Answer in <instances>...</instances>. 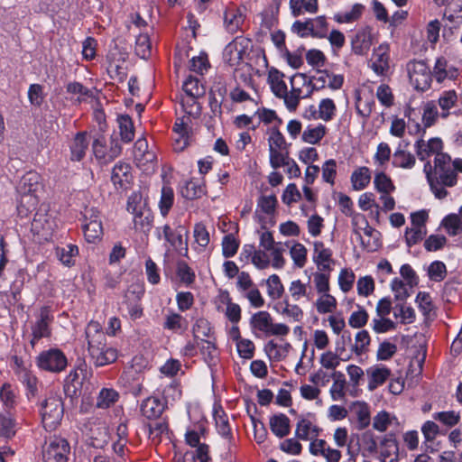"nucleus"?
Here are the masks:
<instances>
[{
  "mask_svg": "<svg viewBox=\"0 0 462 462\" xmlns=\"http://www.w3.org/2000/svg\"><path fill=\"white\" fill-rule=\"evenodd\" d=\"M291 256L292 260L294 261V263L301 268L305 265L306 260H307V249L306 247L300 244L296 243L291 248Z\"/></svg>",
  "mask_w": 462,
  "mask_h": 462,
  "instance_id": "61",
  "label": "nucleus"
},
{
  "mask_svg": "<svg viewBox=\"0 0 462 462\" xmlns=\"http://www.w3.org/2000/svg\"><path fill=\"white\" fill-rule=\"evenodd\" d=\"M337 110L334 101L330 98H324L319 106V117L328 122L330 121Z\"/></svg>",
  "mask_w": 462,
  "mask_h": 462,
  "instance_id": "47",
  "label": "nucleus"
},
{
  "mask_svg": "<svg viewBox=\"0 0 462 462\" xmlns=\"http://www.w3.org/2000/svg\"><path fill=\"white\" fill-rule=\"evenodd\" d=\"M187 121H189V117L178 118L173 125V131L179 134L174 144L176 151H183L189 144V128Z\"/></svg>",
  "mask_w": 462,
  "mask_h": 462,
  "instance_id": "13",
  "label": "nucleus"
},
{
  "mask_svg": "<svg viewBox=\"0 0 462 462\" xmlns=\"http://www.w3.org/2000/svg\"><path fill=\"white\" fill-rule=\"evenodd\" d=\"M272 317L269 312L265 310L254 313L250 319V326L253 329H257L263 332L265 335L272 326Z\"/></svg>",
  "mask_w": 462,
  "mask_h": 462,
  "instance_id": "25",
  "label": "nucleus"
},
{
  "mask_svg": "<svg viewBox=\"0 0 462 462\" xmlns=\"http://www.w3.org/2000/svg\"><path fill=\"white\" fill-rule=\"evenodd\" d=\"M284 74L275 68L268 72V82L275 97H282L287 91V85L283 80Z\"/></svg>",
  "mask_w": 462,
  "mask_h": 462,
  "instance_id": "16",
  "label": "nucleus"
},
{
  "mask_svg": "<svg viewBox=\"0 0 462 462\" xmlns=\"http://www.w3.org/2000/svg\"><path fill=\"white\" fill-rule=\"evenodd\" d=\"M367 374L370 375L368 389L374 391L385 383L391 375V370L387 367H375L368 369Z\"/></svg>",
  "mask_w": 462,
  "mask_h": 462,
  "instance_id": "22",
  "label": "nucleus"
},
{
  "mask_svg": "<svg viewBox=\"0 0 462 462\" xmlns=\"http://www.w3.org/2000/svg\"><path fill=\"white\" fill-rule=\"evenodd\" d=\"M0 400L8 410L15 406V394L9 383H5L0 389Z\"/></svg>",
  "mask_w": 462,
  "mask_h": 462,
  "instance_id": "63",
  "label": "nucleus"
},
{
  "mask_svg": "<svg viewBox=\"0 0 462 462\" xmlns=\"http://www.w3.org/2000/svg\"><path fill=\"white\" fill-rule=\"evenodd\" d=\"M163 235L167 242L172 246L181 247L187 243L184 241L183 236L188 235V231L183 226H179L175 230H172L170 226H163Z\"/></svg>",
  "mask_w": 462,
  "mask_h": 462,
  "instance_id": "20",
  "label": "nucleus"
},
{
  "mask_svg": "<svg viewBox=\"0 0 462 462\" xmlns=\"http://www.w3.org/2000/svg\"><path fill=\"white\" fill-rule=\"evenodd\" d=\"M54 320V317L51 314V309L50 306H43L40 310V313L37 316L36 321L32 325V338L30 345L32 348L35 347L39 340L44 337H51V325Z\"/></svg>",
  "mask_w": 462,
  "mask_h": 462,
  "instance_id": "5",
  "label": "nucleus"
},
{
  "mask_svg": "<svg viewBox=\"0 0 462 462\" xmlns=\"http://www.w3.org/2000/svg\"><path fill=\"white\" fill-rule=\"evenodd\" d=\"M452 160L446 152H438L434 159L435 180L447 187H453L457 184V174L452 168Z\"/></svg>",
  "mask_w": 462,
  "mask_h": 462,
  "instance_id": "4",
  "label": "nucleus"
},
{
  "mask_svg": "<svg viewBox=\"0 0 462 462\" xmlns=\"http://www.w3.org/2000/svg\"><path fill=\"white\" fill-rule=\"evenodd\" d=\"M248 39L243 37H236L230 42L224 49L223 60L226 64L230 67L238 66L245 53L246 45L244 42H248Z\"/></svg>",
  "mask_w": 462,
  "mask_h": 462,
  "instance_id": "8",
  "label": "nucleus"
},
{
  "mask_svg": "<svg viewBox=\"0 0 462 462\" xmlns=\"http://www.w3.org/2000/svg\"><path fill=\"white\" fill-rule=\"evenodd\" d=\"M200 348L201 354L208 365H216L217 360V350L215 343L210 340L201 339L200 343H197Z\"/></svg>",
  "mask_w": 462,
  "mask_h": 462,
  "instance_id": "33",
  "label": "nucleus"
},
{
  "mask_svg": "<svg viewBox=\"0 0 462 462\" xmlns=\"http://www.w3.org/2000/svg\"><path fill=\"white\" fill-rule=\"evenodd\" d=\"M352 50L357 55H365L372 45V35L368 28L356 32L352 40Z\"/></svg>",
  "mask_w": 462,
  "mask_h": 462,
  "instance_id": "12",
  "label": "nucleus"
},
{
  "mask_svg": "<svg viewBox=\"0 0 462 462\" xmlns=\"http://www.w3.org/2000/svg\"><path fill=\"white\" fill-rule=\"evenodd\" d=\"M415 152L420 161H425L431 154L443 152V142L439 137L430 138L426 142L422 137L419 138L414 143Z\"/></svg>",
  "mask_w": 462,
  "mask_h": 462,
  "instance_id": "9",
  "label": "nucleus"
},
{
  "mask_svg": "<svg viewBox=\"0 0 462 462\" xmlns=\"http://www.w3.org/2000/svg\"><path fill=\"white\" fill-rule=\"evenodd\" d=\"M355 412L358 422V430H362L370 425V410L369 406L365 402H356L353 403Z\"/></svg>",
  "mask_w": 462,
  "mask_h": 462,
  "instance_id": "28",
  "label": "nucleus"
},
{
  "mask_svg": "<svg viewBox=\"0 0 462 462\" xmlns=\"http://www.w3.org/2000/svg\"><path fill=\"white\" fill-rule=\"evenodd\" d=\"M182 88L185 93L192 98L193 101L205 94L204 86L200 84L198 78L192 76H189L186 79Z\"/></svg>",
  "mask_w": 462,
  "mask_h": 462,
  "instance_id": "27",
  "label": "nucleus"
},
{
  "mask_svg": "<svg viewBox=\"0 0 462 462\" xmlns=\"http://www.w3.org/2000/svg\"><path fill=\"white\" fill-rule=\"evenodd\" d=\"M224 23L226 31L234 34L240 31L244 17L239 10L227 9L224 14Z\"/></svg>",
  "mask_w": 462,
  "mask_h": 462,
  "instance_id": "19",
  "label": "nucleus"
},
{
  "mask_svg": "<svg viewBox=\"0 0 462 462\" xmlns=\"http://www.w3.org/2000/svg\"><path fill=\"white\" fill-rule=\"evenodd\" d=\"M416 163V158L413 154L405 150L398 148L393 153V166L402 169H411Z\"/></svg>",
  "mask_w": 462,
  "mask_h": 462,
  "instance_id": "26",
  "label": "nucleus"
},
{
  "mask_svg": "<svg viewBox=\"0 0 462 462\" xmlns=\"http://www.w3.org/2000/svg\"><path fill=\"white\" fill-rule=\"evenodd\" d=\"M167 407V402L160 398L151 396L142 402L141 412L148 420L159 419Z\"/></svg>",
  "mask_w": 462,
  "mask_h": 462,
  "instance_id": "10",
  "label": "nucleus"
},
{
  "mask_svg": "<svg viewBox=\"0 0 462 462\" xmlns=\"http://www.w3.org/2000/svg\"><path fill=\"white\" fill-rule=\"evenodd\" d=\"M430 280L435 282H441L446 278L447 268L443 262L434 261L430 263L428 270Z\"/></svg>",
  "mask_w": 462,
  "mask_h": 462,
  "instance_id": "55",
  "label": "nucleus"
},
{
  "mask_svg": "<svg viewBox=\"0 0 462 462\" xmlns=\"http://www.w3.org/2000/svg\"><path fill=\"white\" fill-rule=\"evenodd\" d=\"M374 60L372 63V69L377 75H383L388 69L389 55L387 48L380 45L374 52Z\"/></svg>",
  "mask_w": 462,
  "mask_h": 462,
  "instance_id": "21",
  "label": "nucleus"
},
{
  "mask_svg": "<svg viewBox=\"0 0 462 462\" xmlns=\"http://www.w3.org/2000/svg\"><path fill=\"white\" fill-rule=\"evenodd\" d=\"M374 183L377 191L383 194H389L395 189L390 177L383 171L375 174Z\"/></svg>",
  "mask_w": 462,
  "mask_h": 462,
  "instance_id": "40",
  "label": "nucleus"
},
{
  "mask_svg": "<svg viewBox=\"0 0 462 462\" xmlns=\"http://www.w3.org/2000/svg\"><path fill=\"white\" fill-rule=\"evenodd\" d=\"M84 236L88 242L96 243L103 236V226L101 221L85 222L83 224Z\"/></svg>",
  "mask_w": 462,
  "mask_h": 462,
  "instance_id": "31",
  "label": "nucleus"
},
{
  "mask_svg": "<svg viewBox=\"0 0 462 462\" xmlns=\"http://www.w3.org/2000/svg\"><path fill=\"white\" fill-rule=\"evenodd\" d=\"M187 328L188 322L180 314L171 312L165 317L164 329L176 332L178 330H185Z\"/></svg>",
  "mask_w": 462,
  "mask_h": 462,
  "instance_id": "35",
  "label": "nucleus"
},
{
  "mask_svg": "<svg viewBox=\"0 0 462 462\" xmlns=\"http://www.w3.org/2000/svg\"><path fill=\"white\" fill-rule=\"evenodd\" d=\"M355 341L356 343L352 346V350L357 356H361L362 354L365 353L371 342V337L368 331L364 329L357 332L355 337Z\"/></svg>",
  "mask_w": 462,
  "mask_h": 462,
  "instance_id": "42",
  "label": "nucleus"
},
{
  "mask_svg": "<svg viewBox=\"0 0 462 462\" xmlns=\"http://www.w3.org/2000/svg\"><path fill=\"white\" fill-rule=\"evenodd\" d=\"M368 313L365 309H360L358 311H354L349 319L348 324L354 328H360L366 325L368 321Z\"/></svg>",
  "mask_w": 462,
  "mask_h": 462,
  "instance_id": "64",
  "label": "nucleus"
},
{
  "mask_svg": "<svg viewBox=\"0 0 462 462\" xmlns=\"http://www.w3.org/2000/svg\"><path fill=\"white\" fill-rule=\"evenodd\" d=\"M268 288V295L273 300L280 299L283 292L284 287L277 274H272L266 281Z\"/></svg>",
  "mask_w": 462,
  "mask_h": 462,
  "instance_id": "41",
  "label": "nucleus"
},
{
  "mask_svg": "<svg viewBox=\"0 0 462 462\" xmlns=\"http://www.w3.org/2000/svg\"><path fill=\"white\" fill-rule=\"evenodd\" d=\"M176 273L180 282L185 283L187 286L192 284L195 281V273L184 261H179L177 263Z\"/></svg>",
  "mask_w": 462,
  "mask_h": 462,
  "instance_id": "46",
  "label": "nucleus"
},
{
  "mask_svg": "<svg viewBox=\"0 0 462 462\" xmlns=\"http://www.w3.org/2000/svg\"><path fill=\"white\" fill-rule=\"evenodd\" d=\"M397 352V346L388 341H383L379 345L376 357L377 360L386 361L391 359Z\"/></svg>",
  "mask_w": 462,
  "mask_h": 462,
  "instance_id": "59",
  "label": "nucleus"
},
{
  "mask_svg": "<svg viewBox=\"0 0 462 462\" xmlns=\"http://www.w3.org/2000/svg\"><path fill=\"white\" fill-rule=\"evenodd\" d=\"M290 419L283 413L275 414L270 418V429L280 439L290 434Z\"/></svg>",
  "mask_w": 462,
  "mask_h": 462,
  "instance_id": "14",
  "label": "nucleus"
},
{
  "mask_svg": "<svg viewBox=\"0 0 462 462\" xmlns=\"http://www.w3.org/2000/svg\"><path fill=\"white\" fill-rule=\"evenodd\" d=\"M239 247L238 241L232 234H228L222 240V253L226 258L234 256Z\"/></svg>",
  "mask_w": 462,
  "mask_h": 462,
  "instance_id": "53",
  "label": "nucleus"
},
{
  "mask_svg": "<svg viewBox=\"0 0 462 462\" xmlns=\"http://www.w3.org/2000/svg\"><path fill=\"white\" fill-rule=\"evenodd\" d=\"M132 179L131 166L128 163L119 162L113 167L111 181L116 189H127Z\"/></svg>",
  "mask_w": 462,
  "mask_h": 462,
  "instance_id": "11",
  "label": "nucleus"
},
{
  "mask_svg": "<svg viewBox=\"0 0 462 462\" xmlns=\"http://www.w3.org/2000/svg\"><path fill=\"white\" fill-rule=\"evenodd\" d=\"M433 418L448 427H453L460 420L459 412L454 411L437 412L433 414Z\"/></svg>",
  "mask_w": 462,
  "mask_h": 462,
  "instance_id": "56",
  "label": "nucleus"
},
{
  "mask_svg": "<svg viewBox=\"0 0 462 462\" xmlns=\"http://www.w3.org/2000/svg\"><path fill=\"white\" fill-rule=\"evenodd\" d=\"M181 196L189 200H193L200 198L204 194V189L201 185L189 180L180 189Z\"/></svg>",
  "mask_w": 462,
  "mask_h": 462,
  "instance_id": "39",
  "label": "nucleus"
},
{
  "mask_svg": "<svg viewBox=\"0 0 462 462\" xmlns=\"http://www.w3.org/2000/svg\"><path fill=\"white\" fill-rule=\"evenodd\" d=\"M221 412L222 414H219L218 411H216L214 415L217 431L223 437L231 439L232 432L228 419L223 411Z\"/></svg>",
  "mask_w": 462,
  "mask_h": 462,
  "instance_id": "57",
  "label": "nucleus"
},
{
  "mask_svg": "<svg viewBox=\"0 0 462 462\" xmlns=\"http://www.w3.org/2000/svg\"><path fill=\"white\" fill-rule=\"evenodd\" d=\"M333 378L335 381L330 390L332 398L334 400L343 398L345 396L344 388L346 385L345 375L341 372H334Z\"/></svg>",
  "mask_w": 462,
  "mask_h": 462,
  "instance_id": "52",
  "label": "nucleus"
},
{
  "mask_svg": "<svg viewBox=\"0 0 462 462\" xmlns=\"http://www.w3.org/2000/svg\"><path fill=\"white\" fill-rule=\"evenodd\" d=\"M96 328L93 336L87 331L88 352L96 366H104L114 363L117 359V350L108 346L106 343V336L98 329V323H90Z\"/></svg>",
  "mask_w": 462,
  "mask_h": 462,
  "instance_id": "1",
  "label": "nucleus"
},
{
  "mask_svg": "<svg viewBox=\"0 0 462 462\" xmlns=\"http://www.w3.org/2000/svg\"><path fill=\"white\" fill-rule=\"evenodd\" d=\"M267 133L270 134L268 138L269 146L272 145L274 149L280 150L287 149L286 140L278 125L270 127Z\"/></svg>",
  "mask_w": 462,
  "mask_h": 462,
  "instance_id": "44",
  "label": "nucleus"
},
{
  "mask_svg": "<svg viewBox=\"0 0 462 462\" xmlns=\"http://www.w3.org/2000/svg\"><path fill=\"white\" fill-rule=\"evenodd\" d=\"M371 180L370 170L365 167H360L351 175L353 189L356 190L364 189Z\"/></svg>",
  "mask_w": 462,
  "mask_h": 462,
  "instance_id": "29",
  "label": "nucleus"
},
{
  "mask_svg": "<svg viewBox=\"0 0 462 462\" xmlns=\"http://www.w3.org/2000/svg\"><path fill=\"white\" fill-rule=\"evenodd\" d=\"M447 237L443 235H430L424 242V247L428 252L442 249L447 244Z\"/></svg>",
  "mask_w": 462,
  "mask_h": 462,
  "instance_id": "58",
  "label": "nucleus"
},
{
  "mask_svg": "<svg viewBox=\"0 0 462 462\" xmlns=\"http://www.w3.org/2000/svg\"><path fill=\"white\" fill-rule=\"evenodd\" d=\"M15 421L10 414L0 415V435L11 439L15 435Z\"/></svg>",
  "mask_w": 462,
  "mask_h": 462,
  "instance_id": "50",
  "label": "nucleus"
},
{
  "mask_svg": "<svg viewBox=\"0 0 462 462\" xmlns=\"http://www.w3.org/2000/svg\"><path fill=\"white\" fill-rule=\"evenodd\" d=\"M28 99L34 107H41L44 102L46 94L43 91V86L38 83L31 84L28 88Z\"/></svg>",
  "mask_w": 462,
  "mask_h": 462,
  "instance_id": "37",
  "label": "nucleus"
},
{
  "mask_svg": "<svg viewBox=\"0 0 462 462\" xmlns=\"http://www.w3.org/2000/svg\"><path fill=\"white\" fill-rule=\"evenodd\" d=\"M88 147V141L87 139V133L80 132L78 133L73 140V143L70 146L71 156L70 159L72 161L79 162L81 161L85 154L86 151Z\"/></svg>",
  "mask_w": 462,
  "mask_h": 462,
  "instance_id": "18",
  "label": "nucleus"
},
{
  "mask_svg": "<svg viewBox=\"0 0 462 462\" xmlns=\"http://www.w3.org/2000/svg\"><path fill=\"white\" fill-rule=\"evenodd\" d=\"M442 226L452 236H457L462 232V206L459 208L458 214H449L442 220Z\"/></svg>",
  "mask_w": 462,
  "mask_h": 462,
  "instance_id": "23",
  "label": "nucleus"
},
{
  "mask_svg": "<svg viewBox=\"0 0 462 462\" xmlns=\"http://www.w3.org/2000/svg\"><path fill=\"white\" fill-rule=\"evenodd\" d=\"M291 32L298 34L301 38L309 35L314 38H325V34L315 30L313 19H307L305 22L295 21L291 25Z\"/></svg>",
  "mask_w": 462,
  "mask_h": 462,
  "instance_id": "15",
  "label": "nucleus"
},
{
  "mask_svg": "<svg viewBox=\"0 0 462 462\" xmlns=\"http://www.w3.org/2000/svg\"><path fill=\"white\" fill-rule=\"evenodd\" d=\"M36 365L41 370L58 374L66 369L68 359L60 348L53 347L42 351L36 357Z\"/></svg>",
  "mask_w": 462,
  "mask_h": 462,
  "instance_id": "3",
  "label": "nucleus"
},
{
  "mask_svg": "<svg viewBox=\"0 0 462 462\" xmlns=\"http://www.w3.org/2000/svg\"><path fill=\"white\" fill-rule=\"evenodd\" d=\"M317 310L320 314L333 312L337 308V300L329 293L323 294L316 301Z\"/></svg>",
  "mask_w": 462,
  "mask_h": 462,
  "instance_id": "43",
  "label": "nucleus"
},
{
  "mask_svg": "<svg viewBox=\"0 0 462 462\" xmlns=\"http://www.w3.org/2000/svg\"><path fill=\"white\" fill-rule=\"evenodd\" d=\"M173 189L171 187L163 186L162 189L161 199L159 202L160 211L163 217H166L169 214V211L173 205Z\"/></svg>",
  "mask_w": 462,
  "mask_h": 462,
  "instance_id": "38",
  "label": "nucleus"
},
{
  "mask_svg": "<svg viewBox=\"0 0 462 462\" xmlns=\"http://www.w3.org/2000/svg\"><path fill=\"white\" fill-rule=\"evenodd\" d=\"M69 449L65 439L55 438L43 448V458L46 462H66Z\"/></svg>",
  "mask_w": 462,
  "mask_h": 462,
  "instance_id": "7",
  "label": "nucleus"
},
{
  "mask_svg": "<svg viewBox=\"0 0 462 462\" xmlns=\"http://www.w3.org/2000/svg\"><path fill=\"white\" fill-rule=\"evenodd\" d=\"M79 248L75 245H67L65 247H58L56 254L59 260L66 266H72L74 264L73 257L78 255Z\"/></svg>",
  "mask_w": 462,
  "mask_h": 462,
  "instance_id": "36",
  "label": "nucleus"
},
{
  "mask_svg": "<svg viewBox=\"0 0 462 462\" xmlns=\"http://www.w3.org/2000/svg\"><path fill=\"white\" fill-rule=\"evenodd\" d=\"M118 393L112 388H103L97 399V407L106 409L118 401Z\"/></svg>",
  "mask_w": 462,
  "mask_h": 462,
  "instance_id": "32",
  "label": "nucleus"
},
{
  "mask_svg": "<svg viewBox=\"0 0 462 462\" xmlns=\"http://www.w3.org/2000/svg\"><path fill=\"white\" fill-rule=\"evenodd\" d=\"M444 17L449 22H455L456 19H462V0H451L444 12Z\"/></svg>",
  "mask_w": 462,
  "mask_h": 462,
  "instance_id": "51",
  "label": "nucleus"
},
{
  "mask_svg": "<svg viewBox=\"0 0 462 462\" xmlns=\"http://www.w3.org/2000/svg\"><path fill=\"white\" fill-rule=\"evenodd\" d=\"M327 134V127L319 124L316 127L309 125L303 132L301 139L304 143L310 144L319 143Z\"/></svg>",
  "mask_w": 462,
  "mask_h": 462,
  "instance_id": "30",
  "label": "nucleus"
},
{
  "mask_svg": "<svg viewBox=\"0 0 462 462\" xmlns=\"http://www.w3.org/2000/svg\"><path fill=\"white\" fill-rule=\"evenodd\" d=\"M319 448H316V443L311 442L310 445V452L314 455H322L328 462H339L341 458V452L337 449L326 448L327 442L324 439H319Z\"/></svg>",
  "mask_w": 462,
  "mask_h": 462,
  "instance_id": "17",
  "label": "nucleus"
},
{
  "mask_svg": "<svg viewBox=\"0 0 462 462\" xmlns=\"http://www.w3.org/2000/svg\"><path fill=\"white\" fill-rule=\"evenodd\" d=\"M119 134L124 143H130L134 137V127L132 118L128 115H120L117 117Z\"/></svg>",
  "mask_w": 462,
  "mask_h": 462,
  "instance_id": "24",
  "label": "nucleus"
},
{
  "mask_svg": "<svg viewBox=\"0 0 462 462\" xmlns=\"http://www.w3.org/2000/svg\"><path fill=\"white\" fill-rule=\"evenodd\" d=\"M135 53L142 59H147L151 55V42L147 34H140L135 42Z\"/></svg>",
  "mask_w": 462,
  "mask_h": 462,
  "instance_id": "49",
  "label": "nucleus"
},
{
  "mask_svg": "<svg viewBox=\"0 0 462 462\" xmlns=\"http://www.w3.org/2000/svg\"><path fill=\"white\" fill-rule=\"evenodd\" d=\"M332 251L329 248H325L322 242L317 241L314 243V262L319 265L323 263H330L332 260Z\"/></svg>",
  "mask_w": 462,
  "mask_h": 462,
  "instance_id": "45",
  "label": "nucleus"
},
{
  "mask_svg": "<svg viewBox=\"0 0 462 462\" xmlns=\"http://www.w3.org/2000/svg\"><path fill=\"white\" fill-rule=\"evenodd\" d=\"M348 359L349 356L343 357L337 352L333 353L331 351H328L322 354L320 358V364L324 368L335 369L339 365V360L346 361Z\"/></svg>",
  "mask_w": 462,
  "mask_h": 462,
  "instance_id": "54",
  "label": "nucleus"
},
{
  "mask_svg": "<svg viewBox=\"0 0 462 462\" xmlns=\"http://www.w3.org/2000/svg\"><path fill=\"white\" fill-rule=\"evenodd\" d=\"M211 326L208 319L204 318H200L196 320L195 324L192 328V332L196 338H199L200 336L205 337H210L211 335Z\"/></svg>",
  "mask_w": 462,
  "mask_h": 462,
  "instance_id": "62",
  "label": "nucleus"
},
{
  "mask_svg": "<svg viewBox=\"0 0 462 462\" xmlns=\"http://www.w3.org/2000/svg\"><path fill=\"white\" fill-rule=\"evenodd\" d=\"M153 216L149 209L139 210L134 217V227L144 233L151 230L152 226Z\"/></svg>",
  "mask_w": 462,
  "mask_h": 462,
  "instance_id": "34",
  "label": "nucleus"
},
{
  "mask_svg": "<svg viewBox=\"0 0 462 462\" xmlns=\"http://www.w3.org/2000/svg\"><path fill=\"white\" fill-rule=\"evenodd\" d=\"M277 203L278 201L274 194L262 195L258 199L257 207L266 215H272L275 211Z\"/></svg>",
  "mask_w": 462,
  "mask_h": 462,
  "instance_id": "48",
  "label": "nucleus"
},
{
  "mask_svg": "<svg viewBox=\"0 0 462 462\" xmlns=\"http://www.w3.org/2000/svg\"><path fill=\"white\" fill-rule=\"evenodd\" d=\"M64 413L60 397L50 396L41 403L40 414L44 429L52 431L60 424Z\"/></svg>",
  "mask_w": 462,
  "mask_h": 462,
  "instance_id": "2",
  "label": "nucleus"
},
{
  "mask_svg": "<svg viewBox=\"0 0 462 462\" xmlns=\"http://www.w3.org/2000/svg\"><path fill=\"white\" fill-rule=\"evenodd\" d=\"M408 74L416 89L425 91L430 88L432 72L424 60H414L408 64Z\"/></svg>",
  "mask_w": 462,
  "mask_h": 462,
  "instance_id": "6",
  "label": "nucleus"
},
{
  "mask_svg": "<svg viewBox=\"0 0 462 462\" xmlns=\"http://www.w3.org/2000/svg\"><path fill=\"white\" fill-rule=\"evenodd\" d=\"M438 108L434 102H428L425 105L424 112L422 116V121L425 128L432 126L438 117Z\"/></svg>",
  "mask_w": 462,
  "mask_h": 462,
  "instance_id": "60",
  "label": "nucleus"
}]
</instances>
